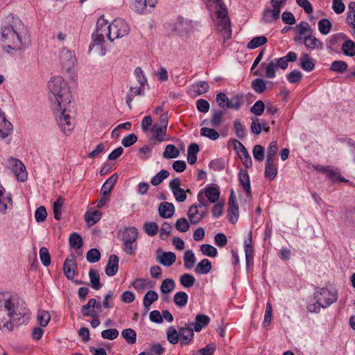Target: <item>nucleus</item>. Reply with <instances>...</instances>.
Masks as SVG:
<instances>
[{"instance_id": "1", "label": "nucleus", "mask_w": 355, "mask_h": 355, "mask_svg": "<svg viewBox=\"0 0 355 355\" xmlns=\"http://www.w3.org/2000/svg\"><path fill=\"white\" fill-rule=\"evenodd\" d=\"M29 320V310L24 303L16 299L6 297L0 293V329L12 331L15 326L26 324Z\"/></svg>"}, {"instance_id": "2", "label": "nucleus", "mask_w": 355, "mask_h": 355, "mask_svg": "<svg viewBox=\"0 0 355 355\" xmlns=\"http://www.w3.org/2000/svg\"><path fill=\"white\" fill-rule=\"evenodd\" d=\"M28 31L20 19L14 15L8 16L1 27V42L3 49L21 51L26 47V37Z\"/></svg>"}, {"instance_id": "3", "label": "nucleus", "mask_w": 355, "mask_h": 355, "mask_svg": "<svg viewBox=\"0 0 355 355\" xmlns=\"http://www.w3.org/2000/svg\"><path fill=\"white\" fill-rule=\"evenodd\" d=\"M52 106L60 108V105H69L71 95L68 83L60 76H53L48 83Z\"/></svg>"}, {"instance_id": "4", "label": "nucleus", "mask_w": 355, "mask_h": 355, "mask_svg": "<svg viewBox=\"0 0 355 355\" xmlns=\"http://www.w3.org/2000/svg\"><path fill=\"white\" fill-rule=\"evenodd\" d=\"M297 59V54L293 51H289L285 56L275 58L268 63L262 62L260 67L265 69V76L267 78H274L278 69L286 70L288 67V62H294Z\"/></svg>"}, {"instance_id": "5", "label": "nucleus", "mask_w": 355, "mask_h": 355, "mask_svg": "<svg viewBox=\"0 0 355 355\" xmlns=\"http://www.w3.org/2000/svg\"><path fill=\"white\" fill-rule=\"evenodd\" d=\"M69 107V105H60V108L52 106L57 123L61 130L66 135L69 133L74 127L73 119L68 113Z\"/></svg>"}, {"instance_id": "6", "label": "nucleus", "mask_w": 355, "mask_h": 355, "mask_svg": "<svg viewBox=\"0 0 355 355\" xmlns=\"http://www.w3.org/2000/svg\"><path fill=\"white\" fill-rule=\"evenodd\" d=\"M218 7L216 17L218 19V26L220 31L223 32L224 37L229 39L232 36L231 23L227 15V10L222 0H214Z\"/></svg>"}, {"instance_id": "7", "label": "nucleus", "mask_w": 355, "mask_h": 355, "mask_svg": "<svg viewBox=\"0 0 355 355\" xmlns=\"http://www.w3.org/2000/svg\"><path fill=\"white\" fill-rule=\"evenodd\" d=\"M107 38L111 41L128 34L130 28L128 24L121 18L115 19L108 25Z\"/></svg>"}, {"instance_id": "8", "label": "nucleus", "mask_w": 355, "mask_h": 355, "mask_svg": "<svg viewBox=\"0 0 355 355\" xmlns=\"http://www.w3.org/2000/svg\"><path fill=\"white\" fill-rule=\"evenodd\" d=\"M108 30L107 21L104 18V16L100 17L96 22V31L92 35V43L89 46V51L95 45H100L101 46H103V43L105 41V36H107Z\"/></svg>"}, {"instance_id": "9", "label": "nucleus", "mask_w": 355, "mask_h": 355, "mask_svg": "<svg viewBox=\"0 0 355 355\" xmlns=\"http://www.w3.org/2000/svg\"><path fill=\"white\" fill-rule=\"evenodd\" d=\"M314 298L324 306L328 307L337 300V292L327 288H322L314 293Z\"/></svg>"}, {"instance_id": "10", "label": "nucleus", "mask_w": 355, "mask_h": 355, "mask_svg": "<svg viewBox=\"0 0 355 355\" xmlns=\"http://www.w3.org/2000/svg\"><path fill=\"white\" fill-rule=\"evenodd\" d=\"M60 62L62 69L67 71H69L76 62V58L73 51L67 48H62L60 52Z\"/></svg>"}, {"instance_id": "11", "label": "nucleus", "mask_w": 355, "mask_h": 355, "mask_svg": "<svg viewBox=\"0 0 355 355\" xmlns=\"http://www.w3.org/2000/svg\"><path fill=\"white\" fill-rule=\"evenodd\" d=\"M8 162L17 179L20 182L26 181L28 174L24 164L20 160L13 157L9 158Z\"/></svg>"}, {"instance_id": "12", "label": "nucleus", "mask_w": 355, "mask_h": 355, "mask_svg": "<svg viewBox=\"0 0 355 355\" xmlns=\"http://www.w3.org/2000/svg\"><path fill=\"white\" fill-rule=\"evenodd\" d=\"M77 265L73 256L68 257L64 261L63 270L68 279H73L76 275Z\"/></svg>"}, {"instance_id": "13", "label": "nucleus", "mask_w": 355, "mask_h": 355, "mask_svg": "<svg viewBox=\"0 0 355 355\" xmlns=\"http://www.w3.org/2000/svg\"><path fill=\"white\" fill-rule=\"evenodd\" d=\"M176 260V255L172 252H163L160 249L157 250V261L164 266H172Z\"/></svg>"}, {"instance_id": "14", "label": "nucleus", "mask_w": 355, "mask_h": 355, "mask_svg": "<svg viewBox=\"0 0 355 355\" xmlns=\"http://www.w3.org/2000/svg\"><path fill=\"white\" fill-rule=\"evenodd\" d=\"M195 331L190 324H186L184 327L179 329L180 331V342L182 345H188L193 338Z\"/></svg>"}, {"instance_id": "15", "label": "nucleus", "mask_w": 355, "mask_h": 355, "mask_svg": "<svg viewBox=\"0 0 355 355\" xmlns=\"http://www.w3.org/2000/svg\"><path fill=\"white\" fill-rule=\"evenodd\" d=\"M158 0H135V9L139 14H146L150 11V8L155 6Z\"/></svg>"}, {"instance_id": "16", "label": "nucleus", "mask_w": 355, "mask_h": 355, "mask_svg": "<svg viewBox=\"0 0 355 355\" xmlns=\"http://www.w3.org/2000/svg\"><path fill=\"white\" fill-rule=\"evenodd\" d=\"M119 259L116 254H112L109 257L105 267V274L109 277L115 275L119 268Z\"/></svg>"}, {"instance_id": "17", "label": "nucleus", "mask_w": 355, "mask_h": 355, "mask_svg": "<svg viewBox=\"0 0 355 355\" xmlns=\"http://www.w3.org/2000/svg\"><path fill=\"white\" fill-rule=\"evenodd\" d=\"M210 322V318L208 315L204 314H198L196 316L195 321L189 323L196 332L200 331L202 328L206 327Z\"/></svg>"}, {"instance_id": "18", "label": "nucleus", "mask_w": 355, "mask_h": 355, "mask_svg": "<svg viewBox=\"0 0 355 355\" xmlns=\"http://www.w3.org/2000/svg\"><path fill=\"white\" fill-rule=\"evenodd\" d=\"M239 184L249 196L251 194L250 180L248 173L246 170H240L239 173Z\"/></svg>"}, {"instance_id": "19", "label": "nucleus", "mask_w": 355, "mask_h": 355, "mask_svg": "<svg viewBox=\"0 0 355 355\" xmlns=\"http://www.w3.org/2000/svg\"><path fill=\"white\" fill-rule=\"evenodd\" d=\"M158 211L162 218H168L172 217L174 214L175 207L172 203L163 202L160 203Z\"/></svg>"}, {"instance_id": "20", "label": "nucleus", "mask_w": 355, "mask_h": 355, "mask_svg": "<svg viewBox=\"0 0 355 355\" xmlns=\"http://www.w3.org/2000/svg\"><path fill=\"white\" fill-rule=\"evenodd\" d=\"M304 44L309 51L313 49H322V43L312 34L304 37Z\"/></svg>"}, {"instance_id": "21", "label": "nucleus", "mask_w": 355, "mask_h": 355, "mask_svg": "<svg viewBox=\"0 0 355 355\" xmlns=\"http://www.w3.org/2000/svg\"><path fill=\"white\" fill-rule=\"evenodd\" d=\"M299 65L305 71L310 72L315 69V62L308 54L304 53L300 58Z\"/></svg>"}, {"instance_id": "22", "label": "nucleus", "mask_w": 355, "mask_h": 355, "mask_svg": "<svg viewBox=\"0 0 355 355\" xmlns=\"http://www.w3.org/2000/svg\"><path fill=\"white\" fill-rule=\"evenodd\" d=\"M138 231L135 227H125L121 232V240L123 242L137 241Z\"/></svg>"}, {"instance_id": "23", "label": "nucleus", "mask_w": 355, "mask_h": 355, "mask_svg": "<svg viewBox=\"0 0 355 355\" xmlns=\"http://www.w3.org/2000/svg\"><path fill=\"white\" fill-rule=\"evenodd\" d=\"M117 180L118 175L116 173H114L104 182L101 189V194L104 197L110 195L112 189L116 183Z\"/></svg>"}, {"instance_id": "24", "label": "nucleus", "mask_w": 355, "mask_h": 355, "mask_svg": "<svg viewBox=\"0 0 355 355\" xmlns=\"http://www.w3.org/2000/svg\"><path fill=\"white\" fill-rule=\"evenodd\" d=\"M225 111L220 109H214L211 110V119L209 125L214 128L219 127L223 120Z\"/></svg>"}, {"instance_id": "25", "label": "nucleus", "mask_w": 355, "mask_h": 355, "mask_svg": "<svg viewBox=\"0 0 355 355\" xmlns=\"http://www.w3.org/2000/svg\"><path fill=\"white\" fill-rule=\"evenodd\" d=\"M95 299L91 298L86 304L81 307V313L84 317H96L97 313L94 310Z\"/></svg>"}, {"instance_id": "26", "label": "nucleus", "mask_w": 355, "mask_h": 355, "mask_svg": "<svg viewBox=\"0 0 355 355\" xmlns=\"http://www.w3.org/2000/svg\"><path fill=\"white\" fill-rule=\"evenodd\" d=\"M277 174V168L275 166V160H266L265 164V177L270 180H273Z\"/></svg>"}, {"instance_id": "27", "label": "nucleus", "mask_w": 355, "mask_h": 355, "mask_svg": "<svg viewBox=\"0 0 355 355\" xmlns=\"http://www.w3.org/2000/svg\"><path fill=\"white\" fill-rule=\"evenodd\" d=\"M205 194L211 203H215L219 199L220 191L217 186H208L205 189Z\"/></svg>"}, {"instance_id": "28", "label": "nucleus", "mask_w": 355, "mask_h": 355, "mask_svg": "<svg viewBox=\"0 0 355 355\" xmlns=\"http://www.w3.org/2000/svg\"><path fill=\"white\" fill-rule=\"evenodd\" d=\"M211 263L208 259H203L196 266L194 271L199 275L208 274L211 270Z\"/></svg>"}, {"instance_id": "29", "label": "nucleus", "mask_w": 355, "mask_h": 355, "mask_svg": "<svg viewBox=\"0 0 355 355\" xmlns=\"http://www.w3.org/2000/svg\"><path fill=\"white\" fill-rule=\"evenodd\" d=\"M89 277L90 279V286L93 289L98 291L102 288L103 284L100 282V276L97 270L90 269Z\"/></svg>"}, {"instance_id": "30", "label": "nucleus", "mask_w": 355, "mask_h": 355, "mask_svg": "<svg viewBox=\"0 0 355 355\" xmlns=\"http://www.w3.org/2000/svg\"><path fill=\"white\" fill-rule=\"evenodd\" d=\"M244 97L243 94H236L230 98L229 103L227 107L229 109L239 110L243 104Z\"/></svg>"}, {"instance_id": "31", "label": "nucleus", "mask_w": 355, "mask_h": 355, "mask_svg": "<svg viewBox=\"0 0 355 355\" xmlns=\"http://www.w3.org/2000/svg\"><path fill=\"white\" fill-rule=\"evenodd\" d=\"M158 299V294L155 291H148L144 295L143 299V304L146 309V314L149 309L150 305Z\"/></svg>"}, {"instance_id": "32", "label": "nucleus", "mask_w": 355, "mask_h": 355, "mask_svg": "<svg viewBox=\"0 0 355 355\" xmlns=\"http://www.w3.org/2000/svg\"><path fill=\"white\" fill-rule=\"evenodd\" d=\"M166 130L167 128H162V126H159L158 125L155 124H154L150 129L153 138H155L159 142H162L165 140Z\"/></svg>"}, {"instance_id": "33", "label": "nucleus", "mask_w": 355, "mask_h": 355, "mask_svg": "<svg viewBox=\"0 0 355 355\" xmlns=\"http://www.w3.org/2000/svg\"><path fill=\"white\" fill-rule=\"evenodd\" d=\"M101 216L102 213L98 210L87 211L85 214V220L89 226H92L101 220Z\"/></svg>"}, {"instance_id": "34", "label": "nucleus", "mask_w": 355, "mask_h": 355, "mask_svg": "<svg viewBox=\"0 0 355 355\" xmlns=\"http://www.w3.org/2000/svg\"><path fill=\"white\" fill-rule=\"evenodd\" d=\"M188 295L184 291H179L174 295L173 302L175 304L180 307H184L188 302Z\"/></svg>"}, {"instance_id": "35", "label": "nucleus", "mask_w": 355, "mask_h": 355, "mask_svg": "<svg viewBox=\"0 0 355 355\" xmlns=\"http://www.w3.org/2000/svg\"><path fill=\"white\" fill-rule=\"evenodd\" d=\"M184 266L187 269H191L196 261L195 254L191 250H187L183 257Z\"/></svg>"}, {"instance_id": "36", "label": "nucleus", "mask_w": 355, "mask_h": 355, "mask_svg": "<svg viewBox=\"0 0 355 355\" xmlns=\"http://www.w3.org/2000/svg\"><path fill=\"white\" fill-rule=\"evenodd\" d=\"M198 209L199 208L197 205H193L188 210L187 216L191 224L196 225L200 221L198 220V218L200 216V210H198Z\"/></svg>"}, {"instance_id": "37", "label": "nucleus", "mask_w": 355, "mask_h": 355, "mask_svg": "<svg viewBox=\"0 0 355 355\" xmlns=\"http://www.w3.org/2000/svg\"><path fill=\"white\" fill-rule=\"evenodd\" d=\"M347 69L348 64L343 60H335L332 62L329 68L330 71L339 73L345 72Z\"/></svg>"}, {"instance_id": "38", "label": "nucleus", "mask_w": 355, "mask_h": 355, "mask_svg": "<svg viewBox=\"0 0 355 355\" xmlns=\"http://www.w3.org/2000/svg\"><path fill=\"white\" fill-rule=\"evenodd\" d=\"M69 243L71 248L80 250L82 248L83 242L81 236L76 232L72 233L69 238Z\"/></svg>"}, {"instance_id": "39", "label": "nucleus", "mask_w": 355, "mask_h": 355, "mask_svg": "<svg viewBox=\"0 0 355 355\" xmlns=\"http://www.w3.org/2000/svg\"><path fill=\"white\" fill-rule=\"evenodd\" d=\"M342 51L347 56H355V43L349 39L347 40L342 44Z\"/></svg>"}, {"instance_id": "40", "label": "nucleus", "mask_w": 355, "mask_h": 355, "mask_svg": "<svg viewBox=\"0 0 355 355\" xmlns=\"http://www.w3.org/2000/svg\"><path fill=\"white\" fill-rule=\"evenodd\" d=\"M121 335L129 345H133L137 342L136 331L130 328L125 329L122 331Z\"/></svg>"}, {"instance_id": "41", "label": "nucleus", "mask_w": 355, "mask_h": 355, "mask_svg": "<svg viewBox=\"0 0 355 355\" xmlns=\"http://www.w3.org/2000/svg\"><path fill=\"white\" fill-rule=\"evenodd\" d=\"M295 33L299 35L305 34L311 35L313 33V29L306 21H301L295 28Z\"/></svg>"}, {"instance_id": "42", "label": "nucleus", "mask_w": 355, "mask_h": 355, "mask_svg": "<svg viewBox=\"0 0 355 355\" xmlns=\"http://www.w3.org/2000/svg\"><path fill=\"white\" fill-rule=\"evenodd\" d=\"M179 155L178 148L173 144H168L165 148L163 157L166 159H173L178 157Z\"/></svg>"}, {"instance_id": "43", "label": "nucleus", "mask_w": 355, "mask_h": 355, "mask_svg": "<svg viewBox=\"0 0 355 355\" xmlns=\"http://www.w3.org/2000/svg\"><path fill=\"white\" fill-rule=\"evenodd\" d=\"M267 42L268 40L265 36L255 37L248 43L247 48L249 49H254L264 45Z\"/></svg>"}, {"instance_id": "44", "label": "nucleus", "mask_w": 355, "mask_h": 355, "mask_svg": "<svg viewBox=\"0 0 355 355\" xmlns=\"http://www.w3.org/2000/svg\"><path fill=\"white\" fill-rule=\"evenodd\" d=\"M233 129L235 132L236 136L239 139H243L246 136V129L245 127L241 123L239 119H236L234 121Z\"/></svg>"}, {"instance_id": "45", "label": "nucleus", "mask_w": 355, "mask_h": 355, "mask_svg": "<svg viewBox=\"0 0 355 355\" xmlns=\"http://www.w3.org/2000/svg\"><path fill=\"white\" fill-rule=\"evenodd\" d=\"M168 175V171L162 169L151 178L150 183L153 186H158L163 182L164 180L166 179Z\"/></svg>"}, {"instance_id": "46", "label": "nucleus", "mask_w": 355, "mask_h": 355, "mask_svg": "<svg viewBox=\"0 0 355 355\" xmlns=\"http://www.w3.org/2000/svg\"><path fill=\"white\" fill-rule=\"evenodd\" d=\"M166 337L170 343L177 344L180 340V331L178 332L173 327H170L167 330Z\"/></svg>"}, {"instance_id": "47", "label": "nucleus", "mask_w": 355, "mask_h": 355, "mask_svg": "<svg viewBox=\"0 0 355 355\" xmlns=\"http://www.w3.org/2000/svg\"><path fill=\"white\" fill-rule=\"evenodd\" d=\"M64 204V199L59 196L57 200L53 202V215L54 218L56 220H60L61 219V209L62 207Z\"/></svg>"}, {"instance_id": "48", "label": "nucleus", "mask_w": 355, "mask_h": 355, "mask_svg": "<svg viewBox=\"0 0 355 355\" xmlns=\"http://www.w3.org/2000/svg\"><path fill=\"white\" fill-rule=\"evenodd\" d=\"M216 101L221 110H226L229 109L226 105L229 103L230 98L227 97L226 94L223 92H219L216 94Z\"/></svg>"}, {"instance_id": "49", "label": "nucleus", "mask_w": 355, "mask_h": 355, "mask_svg": "<svg viewBox=\"0 0 355 355\" xmlns=\"http://www.w3.org/2000/svg\"><path fill=\"white\" fill-rule=\"evenodd\" d=\"M331 23L327 19H322L318 21V29L321 34L327 35L331 29Z\"/></svg>"}, {"instance_id": "50", "label": "nucleus", "mask_w": 355, "mask_h": 355, "mask_svg": "<svg viewBox=\"0 0 355 355\" xmlns=\"http://www.w3.org/2000/svg\"><path fill=\"white\" fill-rule=\"evenodd\" d=\"M200 135L214 141L218 139L220 137L219 133L216 130L207 127L200 129Z\"/></svg>"}, {"instance_id": "51", "label": "nucleus", "mask_w": 355, "mask_h": 355, "mask_svg": "<svg viewBox=\"0 0 355 355\" xmlns=\"http://www.w3.org/2000/svg\"><path fill=\"white\" fill-rule=\"evenodd\" d=\"M195 282V277L192 275L188 273L182 275L180 278L181 285L185 288L192 287L194 285Z\"/></svg>"}, {"instance_id": "52", "label": "nucleus", "mask_w": 355, "mask_h": 355, "mask_svg": "<svg viewBox=\"0 0 355 355\" xmlns=\"http://www.w3.org/2000/svg\"><path fill=\"white\" fill-rule=\"evenodd\" d=\"M200 251L201 252L206 256L210 257H215L218 254L217 249L209 245V244H202L200 245Z\"/></svg>"}, {"instance_id": "53", "label": "nucleus", "mask_w": 355, "mask_h": 355, "mask_svg": "<svg viewBox=\"0 0 355 355\" xmlns=\"http://www.w3.org/2000/svg\"><path fill=\"white\" fill-rule=\"evenodd\" d=\"M244 248L245 254L246 266L248 267L250 263L253 261L254 250L252 244L248 243L247 240L244 241Z\"/></svg>"}, {"instance_id": "54", "label": "nucleus", "mask_w": 355, "mask_h": 355, "mask_svg": "<svg viewBox=\"0 0 355 355\" xmlns=\"http://www.w3.org/2000/svg\"><path fill=\"white\" fill-rule=\"evenodd\" d=\"M216 349V345L214 343H210L207 345L205 347L196 351L193 355H213Z\"/></svg>"}, {"instance_id": "55", "label": "nucleus", "mask_w": 355, "mask_h": 355, "mask_svg": "<svg viewBox=\"0 0 355 355\" xmlns=\"http://www.w3.org/2000/svg\"><path fill=\"white\" fill-rule=\"evenodd\" d=\"M175 286V283L172 279H164L160 286L161 292L163 293H168L172 291Z\"/></svg>"}, {"instance_id": "56", "label": "nucleus", "mask_w": 355, "mask_h": 355, "mask_svg": "<svg viewBox=\"0 0 355 355\" xmlns=\"http://www.w3.org/2000/svg\"><path fill=\"white\" fill-rule=\"evenodd\" d=\"M251 86L259 94L263 93L266 89L265 81L261 78H256L252 80Z\"/></svg>"}, {"instance_id": "57", "label": "nucleus", "mask_w": 355, "mask_h": 355, "mask_svg": "<svg viewBox=\"0 0 355 355\" xmlns=\"http://www.w3.org/2000/svg\"><path fill=\"white\" fill-rule=\"evenodd\" d=\"M230 220L232 223H235L239 218V207L236 204L228 205L227 209Z\"/></svg>"}, {"instance_id": "58", "label": "nucleus", "mask_w": 355, "mask_h": 355, "mask_svg": "<svg viewBox=\"0 0 355 355\" xmlns=\"http://www.w3.org/2000/svg\"><path fill=\"white\" fill-rule=\"evenodd\" d=\"M144 230L148 235L153 236L158 232L159 227L155 222H149L144 223Z\"/></svg>"}, {"instance_id": "59", "label": "nucleus", "mask_w": 355, "mask_h": 355, "mask_svg": "<svg viewBox=\"0 0 355 355\" xmlns=\"http://www.w3.org/2000/svg\"><path fill=\"white\" fill-rule=\"evenodd\" d=\"M137 249V241H126L123 243V250L127 254L135 255Z\"/></svg>"}, {"instance_id": "60", "label": "nucleus", "mask_w": 355, "mask_h": 355, "mask_svg": "<svg viewBox=\"0 0 355 355\" xmlns=\"http://www.w3.org/2000/svg\"><path fill=\"white\" fill-rule=\"evenodd\" d=\"M40 257L44 266H49L51 264V256L46 247H42L40 249Z\"/></svg>"}, {"instance_id": "61", "label": "nucleus", "mask_w": 355, "mask_h": 355, "mask_svg": "<svg viewBox=\"0 0 355 355\" xmlns=\"http://www.w3.org/2000/svg\"><path fill=\"white\" fill-rule=\"evenodd\" d=\"M86 258L88 262L96 263L100 260L101 253L98 249L93 248L87 252Z\"/></svg>"}, {"instance_id": "62", "label": "nucleus", "mask_w": 355, "mask_h": 355, "mask_svg": "<svg viewBox=\"0 0 355 355\" xmlns=\"http://www.w3.org/2000/svg\"><path fill=\"white\" fill-rule=\"evenodd\" d=\"M286 78L290 83H298L302 78V73L300 71L295 69L288 73Z\"/></svg>"}, {"instance_id": "63", "label": "nucleus", "mask_w": 355, "mask_h": 355, "mask_svg": "<svg viewBox=\"0 0 355 355\" xmlns=\"http://www.w3.org/2000/svg\"><path fill=\"white\" fill-rule=\"evenodd\" d=\"M264 153H265V149L261 145H256L253 148L252 154L254 156V158L261 162L264 159Z\"/></svg>"}, {"instance_id": "64", "label": "nucleus", "mask_w": 355, "mask_h": 355, "mask_svg": "<svg viewBox=\"0 0 355 355\" xmlns=\"http://www.w3.org/2000/svg\"><path fill=\"white\" fill-rule=\"evenodd\" d=\"M265 109L264 103L259 100L251 107L250 112L256 116H261Z\"/></svg>"}]
</instances>
